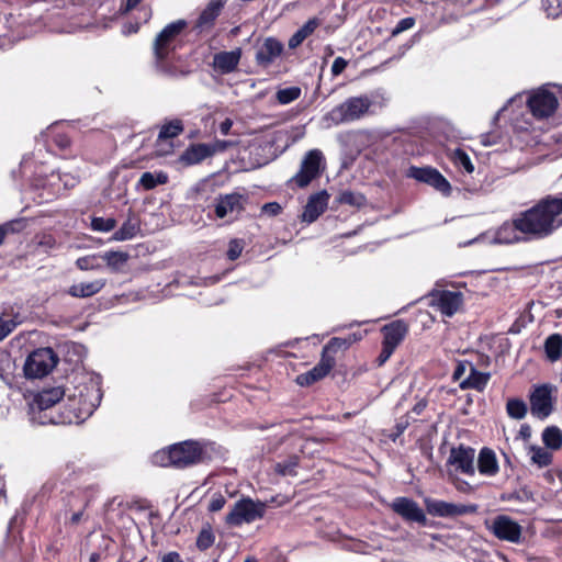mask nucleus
<instances>
[{
    "label": "nucleus",
    "instance_id": "f257e3e1",
    "mask_svg": "<svg viewBox=\"0 0 562 562\" xmlns=\"http://www.w3.org/2000/svg\"><path fill=\"white\" fill-rule=\"evenodd\" d=\"M64 395L65 391L61 387H52L38 392L31 404L33 419L42 425L80 424L93 413V403L85 402L81 407L75 408V398H68L67 404H64L65 409L56 412L55 406L59 404Z\"/></svg>",
    "mask_w": 562,
    "mask_h": 562
},
{
    "label": "nucleus",
    "instance_id": "f03ea898",
    "mask_svg": "<svg viewBox=\"0 0 562 562\" xmlns=\"http://www.w3.org/2000/svg\"><path fill=\"white\" fill-rule=\"evenodd\" d=\"M562 226V198L547 195L515 218V227L533 238H546Z\"/></svg>",
    "mask_w": 562,
    "mask_h": 562
},
{
    "label": "nucleus",
    "instance_id": "7ed1b4c3",
    "mask_svg": "<svg viewBox=\"0 0 562 562\" xmlns=\"http://www.w3.org/2000/svg\"><path fill=\"white\" fill-rule=\"evenodd\" d=\"M202 449L195 441H183L154 454V463L160 467L187 468L201 460Z\"/></svg>",
    "mask_w": 562,
    "mask_h": 562
},
{
    "label": "nucleus",
    "instance_id": "20e7f679",
    "mask_svg": "<svg viewBox=\"0 0 562 562\" xmlns=\"http://www.w3.org/2000/svg\"><path fill=\"white\" fill-rule=\"evenodd\" d=\"M187 25L188 23L184 20L171 22L166 25L155 38L154 53L157 59V65L162 72L169 76H177L178 71L169 67L166 60L175 50L177 40Z\"/></svg>",
    "mask_w": 562,
    "mask_h": 562
},
{
    "label": "nucleus",
    "instance_id": "39448f33",
    "mask_svg": "<svg viewBox=\"0 0 562 562\" xmlns=\"http://www.w3.org/2000/svg\"><path fill=\"white\" fill-rule=\"evenodd\" d=\"M372 100L367 95L350 97L335 106L326 119L336 125L353 122L372 113Z\"/></svg>",
    "mask_w": 562,
    "mask_h": 562
},
{
    "label": "nucleus",
    "instance_id": "423d86ee",
    "mask_svg": "<svg viewBox=\"0 0 562 562\" xmlns=\"http://www.w3.org/2000/svg\"><path fill=\"white\" fill-rule=\"evenodd\" d=\"M266 510V503L250 497H243L229 509L225 516V522L229 527L249 525L263 518Z\"/></svg>",
    "mask_w": 562,
    "mask_h": 562
},
{
    "label": "nucleus",
    "instance_id": "0eeeda50",
    "mask_svg": "<svg viewBox=\"0 0 562 562\" xmlns=\"http://www.w3.org/2000/svg\"><path fill=\"white\" fill-rule=\"evenodd\" d=\"M555 394L557 386L552 384L533 385L529 394L532 416L541 420L548 418L554 409Z\"/></svg>",
    "mask_w": 562,
    "mask_h": 562
},
{
    "label": "nucleus",
    "instance_id": "6e6552de",
    "mask_svg": "<svg viewBox=\"0 0 562 562\" xmlns=\"http://www.w3.org/2000/svg\"><path fill=\"white\" fill-rule=\"evenodd\" d=\"M57 364V357L50 348H40L26 359L24 372L27 378L40 379L47 375Z\"/></svg>",
    "mask_w": 562,
    "mask_h": 562
},
{
    "label": "nucleus",
    "instance_id": "1a4fd4ad",
    "mask_svg": "<svg viewBox=\"0 0 562 562\" xmlns=\"http://www.w3.org/2000/svg\"><path fill=\"white\" fill-rule=\"evenodd\" d=\"M527 104L536 119L543 120L554 114L559 101L553 92L546 88H539L529 93Z\"/></svg>",
    "mask_w": 562,
    "mask_h": 562
},
{
    "label": "nucleus",
    "instance_id": "9d476101",
    "mask_svg": "<svg viewBox=\"0 0 562 562\" xmlns=\"http://www.w3.org/2000/svg\"><path fill=\"white\" fill-rule=\"evenodd\" d=\"M490 530L499 540L518 543L521 539V526L506 515L496 516L491 522Z\"/></svg>",
    "mask_w": 562,
    "mask_h": 562
},
{
    "label": "nucleus",
    "instance_id": "9b49d317",
    "mask_svg": "<svg viewBox=\"0 0 562 562\" xmlns=\"http://www.w3.org/2000/svg\"><path fill=\"white\" fill-rule=\"evenodd\" d=\"M425 504L427 512L436 517L452 518L476 512L475 505L454 504L439 499L428 498Z\"/></svg>",
    "mask_w": 562,
    "mask_h": 562
},
{
    "label": "nucleus",
    "instance_id": "f8f14e48",
    "mask_svg": "<svg viewBox=\"0 0 562 562\" xmlns=\"http://www.w3.org/2000/svg\"><path fill=\"white\" fill-rule=\"evenodd\" d=\"M322 160L323 154L321 150H310L301 164L300 171L293 177V181L300 187L307 186L318 176Z\"/></svg>",
    "mask_w": 562,
    "mask_h": 562
},
{
    "label": "nucleus",
    "instance_id": "ddd939ff",
    "mask_svg": "<svg viewBox=\"0 0 562 562\" xmlns=\"http://www.w3.org/2000/svg\"><path fill=\"white\" fill-rule=\"evenodd\" d=\"M474 458L475 450L461 445L450 450L447 463L448 465L453 467L458 472L473 475L475 473Z\"/></svg>",
    "mask_w": 562,
    "mask_h": 562
},
{
    "label": "nucleus",
    "instance_id": "4468645a",
    "mask_svg": "<svg viewBox=\"0 0 562 562\" xmlns=\"http://www.w3.org/2000/svg\"><path fill=\"white\" fill-rule=\"evenodd\" d=\"M462 303L463 297L460 292L437 291L431 294V306L447 317L454 315Z\"/></svg>",
    "mask_w": 562,
    "mask_h": 562
},
{
    "label": "nucleus",
    "instance_id": "2eb2a0df",
    "mask_svg": "<svg viewBox=\"0 0 562 562\" xmlns=\"http://www.w3.org/2000/svg\"><path fill=\"white\" fill-rule=\"evenodd\" d=\"M245 198L238 193H229L217 199L215 214L218 218L236 217L244 210Z\"/></svg>",
    "mask_w": 562,
    "mask_h": 562
},
{
    "label": "nucleus",
    "instance_id": "dca6fc26",
    "mask_svg": "<svg viewBox=\"0 0 562 562\" xmlns=\"http://www.w3.org/2000/svg\"><path fill=\"white\" fill-rule=\"evenodd\" d=\"M283 52V44L274 37H267L258 47L256 53V61L259 66L268 67Z\"/></svg>",
    "mask_w": 562,
    "mask_h": 562
},
{
    "label": "nucleus",
    "instance_id": "f3484780",
    "mask_svg": "<svg viewBox=\"0 0 562 562\" xmlns=\"http://www.w3.org/2000/svg\"><path fill=\"white\" fill-rule=\"evenodd\" d=\"M393 510L403 518L420 524L426 522V516L416 502L406 497H397L392 503Z\"/></svg>",
    "mask_w": 562,
    "mask_h": 562
},
{
    "label": "nucleus",
    "instance_id": "a211bd4d",
    "mask_svg": "<svg viewBox=\"0 0 562 562\" xmlns=\"http://www.w3.org/2000/svg\"><path fill=\"white\" fill-rule=\"evenodd\" d=\"M335 366L334 358H323L321 361L310 371L299 374L295 379L296 383L301 386H310L313 383L325 378Z\"/></svg>",
    "mask_w": 562,
    "mask_h": 562
},
{
    "label": "nucleus",
    "instance_id": "6ab92c4d",
    "mask_svg": "<svg viewBox=\"0 0 562 562\" xmlns=\"http://www.w3.org/2000/svg\"><path fill=\"white\" fill-rule=\"evenodd\" d=\"M225 3L226 0H210L196 19L194 29L199 32L211 30Z\"/></svg>",
    "mask_w": 562,
    "mask_h": 562
},
{
    "label": "nucleus",
    "instance_id": "aec40b11",
    "mask_svg": "<svg viewBox=\"0 0 562 562\" xmlns=\"http://www.w3.org/2000/svg\"><path fill=\"white\" fill-rule=\"evenodd\" d=\"M241 54L243 50L239 47L216 53L213 56V68L221 74H231L237 69Z\"/></svg>",
    "mask_w": 562,
    "mask_h": 562
},
{
    "label": "nucleus",
    "instance_id": "412c9836",
    "mask_svg": "<svg viewBox=\"0 0 562 562\" xmlns=\"http://www.w3.org/2000/svg\"><path fill=\"white\" fill-rule=\"evenodd\" d=\"M329 195L323 191L312 195L305 205L302 214V220L307 223H313L326 210L328 205Z\"/></svg>",
    "mask_w": 562,
    "mask_h": 562
},
{
    "label": "nucleus",
    "instance_id": "4be33fe9",
    "mask_svg": "<svg viewBox=\"0 0 562 562\" xmlns=\"http://www.w3.org/2000/svg\"><path fill=\"white\" fill-rule=\"evenodd\" d=\"M216 153V148L207 144H196L190 146L180 157V161L184 165H196L205 158Z\"/></svg>",
    "mask_w": 562,
    "mask_h": 562
},
{
    "label": "nucleus",
    "instance_id": "5701e85b",
    "mask_svg": "<svg viewBox=\"0 0 562 562\" xmlns=\"http://www.w3.org/2000/svg\"><path fill=\"white\" fill-rule=\"evenodd\" d=\"M384 339L383 345H386L393 349H395L400 342L404 339L407 333V326L402 321H395L391 324L385 325L382 328Z\"/></svg>",
    "mask_w": 562,
    "mask_h": 562
},
{
    "label": "nucleus",
    "instance_id": "b1692460",
    "mask_svg": "<svg viewBox=\"0 0 562 562\" xmlns=\"http://www.w3.org/2000/svg\"><path fill=\"white\" fill-rule=\"evenodd\" d=\"M477 469L482 475L494 476L498 473L499 467L496 454L488 448H483L477 458Z\"/></svg>",
    "mask_w": 562,
    "mask_h": 562
},
{
    "label": "nucleus",
    "instance_id": "393cba45",
    "mask_svg": "<svg viewBox=\"0 0 562 562\" xmlns=\"http://www.w3.org/2000/svg\"><path fill=\"white\" fill-rule=\"evenodd\" d=\"M105 285V280L97 279L90 282L72 284L68 293L74 297H89L99 293Z\"/></svg>",
    "mask_w": 562,
    "mask_h": 562
},
{
    "label": "nucleus",
    "instance_id": "a878e982",
    "mask_svg": "<svg viewBox=\"0 0 562 562\" xmlns=\"http://www.w3.org/2000/svg\"><path fill=\"white\" fill-rule=\"evenodd\" d=\"M527 453L530 457V462L538 468L549 467L553 461V456L546 447L529 445Z\"/></svg>",
    "mask_w": 562,
    "mask_h": 562
},
{
    "label": "nucleus",
    "instance_id": "bb28decb",
    "mask_svg": "<svg viewBox=\"0 0 562 562\" xmlns=\"http://www.w3.org/2000/svg\"><path fill=\"white\" fill-rule=\"evenodd\" d=\"M322 21L318 18L310 19L301 29H299L289 40V47L296 48L303 41L308 37L321 25Z\"/></svg>",
    "mask_w": 562,
    "mask_h": 562
},
{
    "label": "nucleus",
    "instance_id": "cd10ccee",
    "mask_svg": "<svg viewBox=\"0 0 562 562\" xmlns=\"http://www.w3.org/2000/svg\"><path fill=\"white\" fill-rule=\"evenodd\" d=\"M488 380V373L480 372L473 366H471V372L469 376L460 383V387L463 390L474 389L482 391L486 386Z\"/></svg>",
    "mask_w": 562,
    "mask_h": 562
},
{
    "label": "nucleus",
    "instance_id": "c85d7f7f",
    "mask_svg": "<svg viewBox=\"0 0 562 562\" xmlns=\"http://www.w3.org/2000/svg\"><path fill=\"white\" fill-rule=\"evenodd\" d=\"M546 357L555 362L562 357V335L552 334L547 337L543 345Z\"/></svg>",
    "mask_w": 562,
    "mask_h": 562
},
{
    "label": "nucleus",
    "instance_id": "c756f323",
    "mask_svg": "<svg viewBox=\"0 0 562 562\" xmlns=\"http://www.w3.org/2000/svg\"><path fill=\"white\" fill-rule=\"evenodd\" d=\"M541 439L547 449L557 451L562 447V430L557 426H549L543 429Z\"/></svg>",
    "mask_w": 562,
    "mask_h": 562
},
{
    "label": "nucleus",
    "instance_id": "7c9ffc66",
    "mask_svg": "<svg viewBox=\"0 0 562 562\" xmlns=\"http://www.w3.org/2000/svg\"><path fill=\"white\" fill-rule=\"evenodd\" d=\"M128 258L130 255L125 251H106L101 255L102 262L113 272L121 271Z\"/></svg>",
    "mask_w": 562,
    "mask_h": 562
},
{
    "label": "nucleus",
    "instance_id": "2f4dec72",
    "mask_svg": "<svg viewBox=\"0 0 562 562\" xmlns=\"http://www.w3.org/2000/svg\"><path fill=\"white\" fill-rule=\"evenodd\" d=\"M168 182L167 173L159 171L156 173L153 172H144L139 178V184L145 190H151L158 184H165Z\"/></svg>",
    "mask_w": 562,
    "mask_h": 562
},
{
    "label": "nucleus",
    "instance_id": "473e14b6",
    "mask_svg": "<svg viewBox=\"0 0 562 562\" xmlns=\"http://www.w3.org/2000/svg\"><path fill=\"white\" fill-rule=\"evenodd\" d=\"M183 131V125L180 120H173L169 123H166L161 126L159 135H158V142H164L170 138H173L181 134Z\"/></svg>",
    "mask_w": 562,
    "mask_h": 562
},
{
    "label": "nucleus",
    "instance_id": "72a5a7b5",
    "mask_svg": "<svg viewBox=\"0 0 562 562\" xmlns=\"http://www.w3.org/2000/svg\"><path fill=\"white\" fill-rule=\"evenodd\" d=\"M506 412L514 419H522L527 415L528 408L522 400L510 398L506 403Z\"/></svg>",
    "mask_w": 562,
    "mask_h": 562
},
{
    "label": "nucleus",
    "instance_id": "f704fd0d",
    "mask_svg": "<svg viewBox=\"0 0 562 562\" xmlns=\"http://www.w3.org/2000/svg\"><path fill=\"white\" fill-rule=\"evenodd\" d=\"M138 231V226L135 222L132 220H127L123 223L120 229H117L114 234L112 239L116 241H124L132 239Z\"/></svg>",
    "mask_w": 562,
    "mask_h": 562
},
{
    "label": "nucleus",
    "instance_id": "c9c22d12",
    "mask_svg": "<svg viewBox=\"0 0 562 562\" xmlns=\"http://www.w3.org/2000/svg\"><path fill=\"white\" fill-rule=\"evenodd\" d=\"M351 345L350 340H347L346 338H338L335 337L329 340V342L323 348L322 357L323 358H334V355L337 352V350L341 348H347Z\"/></svg>",
    "mask_w": 562,
    "mask_h": 562
},
{
    "label": "nucleus",
    "instance_id": "e433bc0d",
    "mask_svg": "<svg viewBox=\"0 0 562 562\" xmlns=\"http://www.w3.org/2000/svg\"><path fill=\"white\" fill-rule=\"evenodd\" d=\"M301 93V88L293 86L278 90L276 98L280 104H289L299 99Z\"/></svg>",
    "mask_w": 562,
    "mask_h": 562
},
{
    "label": "nucleus",
    "instance_id": "4c0bfd02",
    "mask_svg": "<svg viewBox=\"0 0 562 562\" xmlns=\"http://www.w3.org/2000/svg\"><path fill=\"white\" fill-rule=\"evenodd\" d=\"M516 231L518 229L515 227V221L512 224L505 223L497 231L496 238L499 243H513L515 240H518V237L516 236Z\"/></svg>",
    "mask_w": 562,
    "mask_h": 562
},
{
    "label": "nucleus",
    "instance_id": "58836bf2",
    "mask_svg": "<svg viewBox=\"0 0 562 562\" xmlns=\"http://www.w3.org/2000/svg\"><path fill=\"white\" fill-rule=\"evenodd\" d=\"M76 266L80 270H99L102 268L101 255H90L80 257L76 261Z\"/></svg>",
    "mask_w": 562,
    "mask_h": 562
},
{
    "label": "nucleus",
    "instance_id": "ea45409f",
    "mask_svg": "<svg viewBox=\"0 0 562 562\" xmlns=\"http://www.w3.org/2000/svg\"><path fill=\"white\" fill-rule=\"evenodd\" d=\"M435 171H436V169L430 168V167H424V168L412 167L408 170V176L411 178L416 179L417 181L425 182L428 184L430 182V179L432 178V175L435 173Z\"/></svg>",
    "mask_w": 562,
    "mask_h": 562
},
{
    "label": "nucleus",
    "instance_id": "a19ab883",
    "mask_svg": "<svg viewBox=\"0 0 562 562\" xmlns=\"http://www.w3.org/2000/svg\"><path fill=\"white\" fill-rule=\"evenodd\" d=\"M452 157L456 166L463 168L468 173H472L474 171V166L465 151L457 149L453 151Z\"/></svg>",
    "mask_w": 562,
    "mask_h": 562
},
{
    "label": "nucleus",
    "instance_id": "79ce46f5",
    "mask_svg": "<svg viewBox=\"0 0 562 562\" xmlns=\"http://www.w3.org/2000/svg\"><path fill=\"white\" fill-rule=\"evenodd\" d=\"M116 226V221L112 217H93L91 227L97 232H111Z\"/></svg>",
    "mask_w": 562,
    "mask_h": 562
},
{
    "label": "nucleus",
    "instance_id": "37998d69",
    "mask_svg": "<svg viewBox=\"0 0 562 562\" xmlns=\"http://www.w3.org/2000/svg\"><path fill=\"white\" fill-rule=\"evenodd\" d=\"M299 460L297 457H291L283 462H279L276 464V471L281 475H295V469L297 467Z\"/></svg>",
    "mask_w": 562,
    "mask_h": 562
},
{
    "label": "nucleus",
    "instance_id": "c03bdc74",
    "mask_svg": "<svg viewBox=\"0 0 562 562\" xmlns=\"http://www.w3.org/2000/svg\"><path fill=\"white\" fill-rule=\"evenodd\" d=\"M429 186L434 187L436 190L442 192L443 194H449L451 190L450 183L447 179L439 172L435 171L432 178L430 179Z\"/></svg>",
    "mask_w": 562,
    "mask_h": 562
},
{
    "label": "nucleus",
    "instance_id": "a18cd8bd",
    "mask_svg": "<svg viewBox=\"0 0 562 562\" xmlns=\"http://www.w3.org/2000/svg\"><path fill=\"white\" fill-rule=\"evenodd\" d=\"M340 202L355 206H362L366 203V198L361 193L345 191L340 195Z\"/></svg>",
    "mask_w": 562,
    "mask_h": 562
},
{
    "label": "nucleus",
    "instance_id": "49530a36",
    "mask_svg": "<svg viewBox=\"0 0 562 562\" xmlns=\"http://www.w3.org/2000/svg\"><path fill=\"white\" fill-rule=\"evenodd\" d=\"M548 16L558 18L562 14V0H542Z\"/></svg>",
    "mask_w": 562,
    "mask_h": 562
},
{
    "label": "nucleus",
    "instance_id": "de8ad7c7",
    "mask_svg": "<svg viewBox=\"0 0 562 562\" xmlns=\"http://www.w3.org/2000/svg\"><path fill=\"white\" fill-rule=\"evenodd\" d=\"M214 542V536L210 529H203L200 531L198 539H196V546L201 550H206L210 548Z\"/></svg>",
    "mask_w": 562,
    "mask_h": 562
},
{
    "label": "nucleus",
    "instance_id": "09e8293b",
    "mask_svg": "<svg viewBox=\"0 0 562 562\" xmlns=\"http://www.w3.org/2000/svg\"><path fill=\"white\" fill-rule=\"evenodd\" d=\"M243 249H244V245H243L241 240H238V239L231 240V243L228 245V250H227L228 259H231V260L237 259L241 255Z\"/></svg>",
    "mask_w": 562,
    "mask_h": 562
},
{
    "label": "nucleus",
    "instance_id": "8fccbe9b",
    "mask_svg": "<svg viewBox=\"0 0 562 562\" xmlns=\"http://www.w3.org/2000/svg\"><path fill=\"white\" fill-rule=\"evenodd\" d=\"M16 323L11 318L0 317V341L3 340L15 328Z\"/></svg>",
    "mask_w": 562,
    "mask_h": 562
},
{
    "label": "nucleus",
    "instance_id": "3c124183",
    "mask_svg": "<svg viewBox=\"0 0 562 562\" xmlns=\"http://www.w3.org/2000/svg\"><path fill=\"white\" fill-rule=\"evenodd\" d=\"M225 503H226V499L222 494H220V493L213 494V496L209 503V510L210 512H218L224 507Z\"/></svg>",
    "mask_w": 562,
    "mask_h": 562
},
{
    "label": "nucleus",
    "instance_id": "603ef678",
    "mask_svg": "<svg viewBox=\"0 0 562 562\" xmlns=\"http://www.w3.org/2000/svg\"><path fill=\"white\" fill-rule=\"evenodd\" d=\"M414 25H415L414 18H404L394 27V30L392 31V35H398L400 33L412 29Z\"/></svg>",
    "mask_w": 562,
    "mask_h": 562
},
{
    "label": "nucleus",
    "instance_id": "864d4df0",
    "mask_svg": "<svg viewBox=\"0 0 562 562\" xmlns=\"http://www.w3.org/2000/svg\"><path fill=\"white\" fill-rule=\"evenodd\" d=\"M262 212L269 216H276L281 213V205L277 202H269L263 204Z\"/></svg>",
    "mask_w": 562,
    "mask_h": 562
},
{
    "label": "nucleus",
    "instance_id": "5fc2aeb1",
    "mask_svg": "<svg viewBox=\"0 0 562 562\" xmlns=\"http://www.w3.org/2000/svg\"><path fill=\"white\" fill-rule=\"evenodd\" d=\"M347 65V60H345L342 57H337L331 65V74L334 76L340 75L345 70Z\"/></svg>",
    "mask_w": 562,
    "mask_h": 562
},
{
    "label": "nucleus",
    "instance_id": "6e6d98bb",
    "mask_svg": "<svg viewBox=\"0 0 562 562\" xmlns=\"http://www.w3.org/2000/svg\"><path fill=\"white\" fill-rule=\"evenodd\" d=\"M471 366L472 364L469 362H459L454 369L453 379L460 380L462 375L465 373L468 367L471 369Z\"/></svg>",
    "mask_w": 562,
    "mask_h": 562
},
{
    "label": "nucleus",
    "instance_id": "4d7b16f0",
    "mask_svg": "<svg viewBox=\"0 0 562 562\" xmlns=\"http://www.w3.org/2000/svg\"><path fill=\"white\" fill-rule=\"evenodd\" d=\"M395 349L391 348L386 345H383V348H382V351L378 358V361L380 364H383L390 357L391 355L394 352Z\"/></svg>",
    "mask_w": 562,
    "mask_h": 562
},
{
    "label": "nucleus",
    "instance_id": "13d9d810",
    "mask_svg": "<svg viewBox=\"0 0 562 562\" xmlns=\"http://www.w3.org/2000/svg\"><path fill=\"white\" fill-rule=\"evenodd\" d=\"M518 437L521 438L524 441H528L531 437V428L529 425L524 424L520 426Z\"/></svg>",
    "mask_w": 562,
    "mask_h": 562
},
{
    "label": "nucleus",
    "instance_id": "bf43d9fd",
    "mask_svg": "<svg viewBox=\"0 0 562 562\" xmlns=\"http://www.w3.org/2000/svg\"><path fill=\"white\" fill-rule=\"evenodd\" d=\"M161 562H183L177 552H169L165 554Z\"/></svg>",
    "mask_w": 562,
    "mask_h": 562
},
{
    "label": "nucleus",
    "instance_id": "052dcab7",
    "mask_svg": "<svg viewBox=\"0 0 562 562\" xmlns=\"http://www.w3.org/2000/svg\"><path fill=\"white\" fill-rule=\"evenodd\" d=\"M87 396H89V393H86V395L82 394V392L79 393V397L77 398L76 396H74L72 398L76 400V405H75V408H78V407H81L82 404L86 402V403H93L95 404L93 401L91 400H87ZM97 405H94L95 407Z\"/></svg>",
    "mask_w": 562,
    "mask_h": 562
},
{
    "label": "nucleus",
    "instance_id": "680f3d73",
    "mask_svg": "<svg viewBox=\"0 0 562 562\" xmlns=\"http://www.w3.org/2000/svg\"><path fill=\"white\" fill-rule=\"evenodd\" d=\"M233 126V121L231 119H226L224 120L221 124H220V131L223 135H227L231 131Z\"/></svg>",
    "mask_w": 562,
    "mask_h": 562
},
{
    "label": "nucleus",
    "instance_id": "e2e57ef3",
    "mask_svg": "<svg viewBox=\"0 0 562 562\" xmlns=\"http://www.w3.org/2000/svg\"><path fill=\"white\" fill-rule=\"evenodd\" d=\"M142 0H127L125 5V12L134 9Z\"/></svg>",
    "mask_w": 562,
    "mask_h": 562
},
{
    "label": "nucleus",
    "instance_id": "0e129e2a",
    "mask_svg": "<svg viewBox=\"0 0 562 562\" xmlns=\"http://www.w3.org/2000/svg\"><path fill=\"white\" fill-rule=\"evenodd\" d=\"M81 517H82V510L74 513L70 518L71 524H74V525L78 524L81 520Z\"/></svg>",
    "mask_w": 562,
    "mask_h": 562
},
{
    "label": "nucleus",
    "instance_id": "69168bd1",
    "mask_svg": "<svg viewBox=\"0 0 562 562\" xmlns=\"http://www.w3.org/2000/svg\"><path fill=\"white\" fill-rule=\"evenodd\" d=\"M8 231H9V226L8 225L0 226V245L2 244V241H3Z\"/></svg>",
    "mask_w": 562,
    "mask_h": 562
},
{
    "label": "nucleus",
    "instance_id": "338daca9",
    "mask_svg": "<svg viewBox=\"0 0 562 562\" xmlns=\"http://www.w3.org/2000/svg\"><path fill=\"white\" fill-rule=\"evenodd\" d=\"M226 145H227V143H226V142H221V140H218V142H216L214 145H211V147L216 148V151H217V150H223V149H225V148H226Z\"/></svg>",
    "mask_w": 562,
    "mask_h": 562
},
{
    "label": "nucleus",
    "instance_id": "774afa93",
    "mask_svg": "<svg viewBox=\"0 0 562 562\" xmlns=\"http://www.w3.org/2000/svg\"><path fill=\"white\" fill-rule=\"evenodd\" d=\"M360 338H361L360 336L358 337L356 334H352V335H350V336H349L348 338H346V339H347V340H350V341H351V344H352V342L357 341V340H358V339H360Z\"/></svg>",
    "mask_w": 562,
    "mask_h": 562
}]
</instances>
